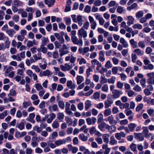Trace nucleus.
<instances>
[{
    "mask_svg": "<svg viewBox=\"0 0 154 154\" xmlns=\"http://www.w3.org/2000/svg\"><path fill=\"white\" fill-rule=\"evenodd\" d=\"M76 57L72 56L71 57L70 63H65V65L67 69V70L69 71L75 65L74 63L76 60Z\"/></svg>",
    "mask_w": 154,
    "mask_h": 154,
    "instance_id": "obj_1",
    "label": "nucleus"
},
{
    "mask_svg": "<svg viewBox=\"0 0 154 154\" xmlns=\"http://www.w3.org/2000/svg\"><path fill=\"white\" fill-rule=\"evenodd\" d=\"M71 40L73 44L82 46L83 45V42L82 39L79 38L78 39L76 37H71Z\"/></svg>",
    "mask_w": 154,
    "mask_h": 154,
    "instance_id": "obj_2",
    "label": "nucleus"
},
{
    "mask_svg": "<svg viewBox=\"0 0 154 154\" xmlns=\"http://www.w3.org/2000/svg\"><path fill=\"white\" fill-rule=\"evenodd\" d=\"M114 97H111L109 95V97H107V99L104 101V108L105 109L108 108L113 103V100L112 99Z\"/></svg>",
    "mask_w": 154,
    "mask_h": 154,
    "instance_id": "obj_3",
    "label": "nucleus"
},
{
    "mask_svg": "<svg viewBox=\"0 0 154 154\" xmlns=\"http://www.w3.org/2000/svg\"><path fill=\"white\" fill-rule=\"evenodd\" d=\"M87 33L84 29L82 28L78 31V35L79 38L82 39V37L85 38L87 36Z\"/></svg>",
    "mask_w": 154,
    "mask_h": 154,
    "instance_id": "obj_4",
    "label": "nucleus"
},
{
    "mask_svg": "<svg viewBox=\"0 0 154 154\" xmlns=\"http://www.w3.org/2000/svg\"><path fill=\"white\" fill-rule=\"evenodd\" d=\"M88 19L91 23V28L93 29H95L97 25L96 21L94 20L93 17L91 16L88 17Z\"/></svg>",
    "mask_w": 154,
    "mask_h": 154,
    "instance_id": "obj_5",
    "label": "nucleus"
},
{
    "mask_svg": "<svg viewBox=\"0 0 154 154\" xmlns=\"http://www.w3.org/2000/svg\"><path fill=\"white\" fill-rule=\"evenodd\" d=\"M52 72L50 71L49 70L47 69L44 71H41L39 73V76L40 77L43 76H47L50 77L52 75Z\"/></svg>",
    "mask_w": 154,
    "mask_h": 154,
    "instance_id": "obj_6",
    "label": "nucleus"
},
{
    "mask_svg": "<svg viewBox=\"0 0 154 154\" xmlns=\"http://www.w3.org/2000/svg\"><path fill=\"white\" fill-rule=\"evenodd\" d=\"M108 125L105 122H103L99 124L98 126L99 129L102 131H104L106 129H107Z\"/></svg>",
    "mask_w": 154,
    "mask_h": 154,
    "instance_id": "obj_7",
    "label": "nucleus"
},
{
    "mask_svg": "<svg viewBox=\"0 0 154 154\" xmlns=\"http://www.w3.org/2000/svg\"><path fill=\"white\" fill-rule=\"evenodd\" d=\"M133 52L137 55L139 56H142L144 54V51L139 48H137L134 49L133 51Z\"/></svg>",
    "mask_w": 154,
    "mask_h": 154,
    "instance_id": "obj_8",
    "label": "nucleus"
},
{
    "mask_svg": "<svg viewBox=\"0 0 154 154\" xmlns=\"http://www.w3.org/2000/svg\"><path fill=\"white\" fill-rule=\"evenodd\" d=\"M141 133H136L134 134V135L135 138L138 139L140 141H142L144 140V137L143 136H142Z\"/></svg>",
    "mask_w": 154,
    "mask_h": 154,
    "instance_id": "obj_9",
    "label": "nucleus"
},
{
    "mask_svg": "<svg viewBox=\"0 0 154 154\" xmlns=\"http://www.w3.org/2000/svg\"><path fill=\"white\" fill-rule=\"evenodd\" d=\"M120 42L122 44L123 47L124 48H126L128 47V44L127 41H126L125 39L122 37L120 38Z\"/></svg>",
    "mask_w": 154,
    "mask_h": 154,
    "instance_id": "obj_10",
    "label": "nucleus"
},
{
    "mask_svg": "<svg viewBox=\"0 0 154 154\" xmlns=\"http://www.w3.org/2000/svg\"><path fill=\"white\" fill-rule=\"evenodd\" d=\"M48 109L51 112L56 111L58 110L57 105L55 104H53L49 106Z\"/></svg>",
    "mask_w": 154,
    "mask_h": 154,
    "instance_id": "obj_11",
    "label": "nucleus"
},
{
    "mask_svg": "<svg viewBox=\"0 0 154 154\" xmlns=\"http://www.w3.org/2000/svg\"><path fill=\"white\" fill-rule=\"evenodd\" d=\"M44 2L46 5H47L48 7H51L54 3L55 0H45Z\"/></svg>",
    "mask_w": 154,
    "mask_h": 154,
    "instance_id": "obj_12",
    "label": "nucleus"
},
{
    "mask_svg": "<svg viewBox=\"0 0 154 154\" xmlns=\"http://www.w3.org/2000/svg\"><path fill=\"white\" fill-rule=\"evenodd\" d=\"M41 46H45L49 42V39L48 37H43L41 39Z\"/></svg>",
    "mask_w": 154,
    "mask_h": 154,
    "instance_id": "obj_13",
    "label": "nucleus"
},
{
    "mask_svg": "<svg viewBox=\"0 0 154 154\" xmlns=\"http://www.w3.org/2000/svg\"><path fill=\"white\" fill-rule=\"evenodd\" d=\"M128 21L127 22V24L129 25L130 26L131 24H134V18L132 16H128L127 17Z\"/></svg>",
    "mask_w": 154,
    "mask_h": 154,
    "instance_id": "obj_14",
    "label": "nucleus"
},
{
    "mask_svg": "<svg viewBox=\"0 0 154 154\" xmlns=\"http://www.w3.org/2000/svg\"><path fill=\"white\" fill-rule=\"evenodd\" d=\"M58 136L57 132L55 131L53 132L51 134L49 137V139L51 142H53L55 140L54 138Z\"/></svg>",
    "mask_w": 154,
    "mask_h": 154,
    "instance_id": "obj_15",
    "label": "nucleus"
},
{
    "mask_svg": "<svg viewBox=\"0 0 154 154\" xmlns=\"http://www.w3.org/2000/svg\"><path fill=\"white\" fill-rule=\"evenodd\" d=\"M66 142V140L65 139H63V140H60L56 141L54 143L55 144L56 146H58L59 145L65 144Z\"/></svg>",
    "mask_w": 154,
    "mask_h": 154,
    "instance_id": "obj_16",
    "label": "nucleus"
},
{
    "mask_svg": "<svg viewBox=\"0 0 154 154\" xmlns=\"http://www.w3.org/2000/svg\"><path fill=\"white\" fill-rule=\"evenodd\" d=\"M35 116V114L34 113H30L29 115V119L28 121L32 123H34L35 122V121L34 119Z\"/></svg>",
    "mask_w": 154,
    "mask_h": 154,
    "instance_id": "obj_17",
    "label": "nucleus"
},
{
    "mask_svg": "<svg viewBox=\"0 0 154 154\" xmlns=\"http://www.w3.org/2000/svg\"><path fill=\"white\" fill-rule=\"evenodd\" d=\"M137 127V125L135 123H131L128 125V127L130 131L132 132L134 131V129Z\"/></svg>",
    "mask_w": 154,
    "mask_h": 154,
    "instance_id": "obj_18",
    "label": "nucleus"
},
{
    "mask_svg": "<svg viewBox=\"0 0 154 154\" xmlns=\"http://www.w3.org/2000/svg\"><path fill=\"white\" fill-rule=\"evenodd\" d=\"M142 129L143 131L141 133L143 135V136L145 137L149 132L148 128L147 127H143Z\"/></svg>",
    "mask_w": 154,
    "mask_h": 154,
    "instance_id": "obj_19",
    "label": "nucleus"
},
{
    "mask_svg": "<svg viewBox=\"0 0 154 154\" xmlns=\"http://www.w3.org/2000/svg\"><path fill=\"white\" fill-rule=\"evenodd\" d=\"M110 90L112 91V93L113 95H110L109 96H111V97H116V90H114L115 88V86L114 85H112L110 86Z\"/></svg>",
    "mask_w": 154,
    "mask_h": 154,
    "instance_id": "obj_20",
    "label": "nucleus"
},
{
    "mask_svg": "<svg viewBox=\"0 0 154 154\" xmlns=\"http://www.w3.org/2000/svg\"><path fill=\"white\" fill-rule=\"evenodd\" d=\"M77 83L78 85L80 84L84 80L83 76L81 75H77L76 77Z\"/></svg>",
    "mask_w": 154,
    "mask_h": 154,
    "instance_id": "obj_21",
    "label": "nucleus"
},
{
    "mask_svg": "<svg viewBox=\"0 0 154 154\" xmlns=\"http://www.w3.org/2000/svg\"><path fill=\"white\" fill-rule=\"evenodd\" d=\"M79 137L80 140L84 142L88 140L87 136L84 135L83 134H81L79 135Z\"/></svg>",
    "mask_w": 154,
    "mask_h": 154,
    "instance_id": "obj_22",
    "label": "nucleus"
},
{
    "mask_svg": "<svg viewBox=\"0 0 154 154\" xmlns=\"http://www.w3.org/2000/svg\"><path fill=\"white\" fill-rule=\"evenodd\" d=\"M99 59L101 62H103L105 59L104 57V52L103 51H101L99 52Z\"/></svg>",
    "mask_w": 154,
    "mask_h": 154,
    "instance_id": "obj_23",
    "label": "nucleus"
},
{
    "mask_svg": "<svg viewBox=\"0 0 154 154\" xmlns=\"http://www.w3.org/2000/svg\"><path fill=\"white\" fill-rule=\"evenodd\" d=\"M130 43L133 48H135L137 47V43L133 39H131L130 40Z\"/></svg>",
    "mask_w": 154,
    "mask_h": 154,
    "instance_id": "obj_24",
    "label": "nucleus"
},
{
    "mask_svg": "<svg viewBox=\"0 0 154 154\" xmlns=\"http://www.w3.org/2000/svg\"><path fill=\"white\" fill-rule=\"evenodd\" d=\"M144 99L145 101L147 102L148 104L151 105H154V99H152L150 98H147L146 97Z\"/></svg>",
    "mask_w": 154,
    "mask_h": 154,
    "instance_id": "obj_25",
    "label": "nucleus"
},
{
    "mask_svg": "<svg viewBox=\"0 0 154 154\" xmlns=\"http://www.w3.org/2000/svg\"><path fill=\"white\" fill-rule=\"evenodd\" d=\"M130 148L131 150L134 153H137V151L136 149V145L134 143H132L130 145Z\"/></svg>",
    "mask_w": 154,
    "mask_h": 154,
    "instance_id": "obj_26",
    "label": "nucleus"
},
{
    "mask_svg": "<svg viewBox=\"0 0 154 154\" xmlns=\"http://www.w3.org/2000/svg\"><path fill=\"white\" fill-rule=\"evenodd\" d=\"M138 6V5L136 3H134L131 5L127 8V10L130 11L132 9H133L136 8Z\"/></svg>",
    "mask_w": 154,
    "mask_h": 154,
    "instance_id": "obj_27",
    "label": "nucleus"
},
{
    "mask_svg": "<svg viewBox=\"0 0 154 154\" xmlns=\"http://www.w3.org/2000/svg\"><path fill=\"white\" fill-rule=\"evenodd\" d=\"M128 50L127 49H123L122 52L121 53L122 54V55L124 56H126L127 55H128V60L130 59V57L129 55V54L128 53Z\"/></svg>",
    "mask_w": 154,
    "mask_h": 154,
    "instance_id": "obj_28",
    "label": "nucleus"
},
{
    "mask_svg": "<svg viewBox=\"0 0 154 154\" xmlns=\"http://www.w3.org/2000/svg\"><path fill=\"white\" fill-rule=\"evenodd\" d=\"M67 86L70 88L74 89L75 88L74 84H72V81H68L67 82Z\"/></svg>",
    "mask_w": 154,
    "mask_h": 154,
    "instance_id": "obj_29",
    "label": "nucleus"
},
{
    "mask_svg": "<svg viewBox=\"0 0 154 154\" xmlns=\"http://www.w3.org/2000/svg\"><path fill=\"white\" fill-rule=\"evenodd\" d=\"M6 32L10 37H11L13 36L14 34L15 33L14 30L12 29H10L7 30Z\"/></svg>",
    "mask_w": 154,
    "mask_h": 154,
    "instance_id": "obj_30",
    "label": "nucleus"
},
{
    "mask_svg": "<svg viewBox=\"0 0 154 154\" xmlns=\"http://www.w3.org/2000/svg\"><path fill=\"white\" fill-rule=\"evenodd\" d=\"M145 137L150 140H152L154 139V134L149 132Z\"/></svg>",
    "mask_w": 154,
    "mask_h": 154,
    "instance_id": "obj_31",
    "label": "nucleus"
},
{
    "mask_svg": "<svg viewBox=\"0 0 154 154\" xmlns=\"http://www.w3.org/2000/svg\"><path fill=\"white\" fill-rule=\"evenodd\" d=\"M85 109L87 110L91 106V102L89 100H87L85 102Z\"/></svg>",
    "mask_w": 154,
    "mask_h": 154,
    "instance_id": "obj_32",
    "label": "nucleus"
},
{
    "mask_svg": "<svg viewBox=\"0 0 154 154\" xmlns=\"http://www.w3.org/2000/svg\"><path fill=\"white\" fill-rule=\"evenodd\" d=\"M107 129L109 132L111 133L114 132L116 131V126L114 125H112L109 126L108 125V127H107Z\"/></svg>",
    "mask_w": 154,
    "mask_h": 154,
    "instance_id": "obj_33",
    "label": "nucleus"
},
{
    "mask_svg": "<svg viewBox=\"0 0 154 154\" xmlns=\"http://www.w3.org/2000/svg\"><path fill=\"white\" fill-rule=\"evenodd\" d=\"M36 9V8L33 9L32 7H27L26 8L25 10L26 11L29 12V13H32V14H33L35 11Z\"/></svg>",
    "mask_w": 154,
    "mask_h": 154,
    "instance_id": "obj_34",
    "label": "nucleus"
},
{
    "mask_svg": "<svg viewBox=\"0 0 154 154\" xmlns=\"http://www.w3.org/2000/svg\"><path fill=\"white\" fill-rule=\"evenodd\" d=\"M23 4V2L18 0H15L13 2V5L17 7L20 6Z\"/></svg>",
    "mask_w": 154,
    "mask_h": 154,
    "instance_id": "obj_35",
    "label": "nucleus"
},
{
    "mask_svg": "<svg viewBox=\"0 0 154 154\" xmlns=\"http://www.w3.org/2000/svg\"><path fill=\"white\" fill-rule=\"evenodd\" d=\"M11 58L14 60H16L18 61H20L21 60V59L19 54L13 55L11 56Z\"/></svg>",
    "mask_w": 154,
    "mask_h": 154,
    "instance_id": "obj_36",
    "label": "nucleus"
},
{
    "mask_svg": "<svg viewBox=\"0 0 154 154\" xmlns=\"http://www.w3.org/2000/svg\"><path fill=\"white\" fill-rule=\"evenodd\" d=\"M108 121L111 124L115 123L116 121L114 120V118L112 115H111L107 118Z\"/></svg>",
    "mask_w": 154,
    "mask_h": 154,
    "instance_id": "obj_37",
    "label": "nucleus"
},
{
    "mask_svg": "<svg viewBox=\"0 0 154 154\" xmlns=\"http://www.w3.org/2000/svg\"><path fill=\"white\" fill-rule=\"evenodd\" d=\"M154 69L153 65L149 63L147 65V66H144V69H149L150 70H152Z\"/></svg>",
    "mask_w": 154,
    "mask_h": 154,
    "instance_id": "obj_38",
    "label": "nucleus"
},
{
    "mask_svg": "<svg viewBox=\"0 0 154 154\" xmlns=\"http://www.w3.org/2000/svg\"><path fill=\"white\" fill-rule=\"evenodd\" d=\"M143 14V11H139L136 14V17L137 19H139L142 17Z\"/></svg>",
    "mask_w": 154,
    "mask_h": 154,
    "instance_id": "obj_39",
    "label": "nucleus"
},
{
    "mask_svg": "<svg viewBox=\"0 0 154 154\" xmlns=\"http://www.w3.org/2000/svg\"><path fill=\"white\" fill-rule=\"evenodd\" d=\"M64 20L65 21V24L67 25H69L71 24V18L70 17H65L64 18Z\"/></svg>",
    "mask_w": 154,
    "mask_h": 154,
    "instance_id": "obj_40",
    "label": "nucleus"
},
{
    "mask_svg": "<svg viewBox=\"0 0 154 154\" xmlns=\"http://www.w3.org/2000/svg\"><path fill=\"white\" fill-rule=\"evenodd\" d=\"M52 127L54 128H57L59 127V124L57 121L55 120L52 124Z\"/></svg>",
    "mask_w": 154,
    "mask_h": 154,
    "instance_id": "obj_41",
    "label": "nucleus"
},
{
    "mask_svg": "<svg viewBox=\"0 0 154 154\" xmlns=\"http://www.w3.org/2000/svg\"><path fill=\"white\" fill-rule=\"evenodd\" d=\"M109 137V135L107 134H104L103 136V140L104 142L106 143H109L108 138Z\"/></svg>",
    "mask_w": 154,
    "mask_h": 154,
    "instance_id": "obj_42",
    "label": "nucleus"
},
{
    "mask_svg": "<svg viewBox=\"0 0 154 154\" xmlns=\"http://www.w3.org/2000/svg\"><path fill=\"white\" fill-rule=\"evenodd\" d=\"M65 120L66 122L69 124V125L72 126V119L69 117H66Z\"/></svg>",
    "mask_w": 154,
    "mask_h": 154,
    "instance_id": "obj_43",
    "label": "nucleus"
},
{
    "mask_svg": "<svg viewBox=\"0 0 154 154\" xmlns=\"http://www.w3.org/2000/svg\"><path fill=\"white\" fill-rule=\"evenodd\" d=\"M57 102L59 107L62 109H63L65 107V104L63 101L62 100L58 101V100H57Z\"/></svg>",
    "mask_w": 154,
    "mask_h": 154,
    "instance_id": "obj_44",
    "label": "nucleus"
},
{
    "mask_svg": "<svg viewBox=\"0 0 154 154\" xmlns=\"http://www.w3.org/2000/svg\"><path fill=\"white\" fill-rule=\"evenodd\" d=\"M139 47L142 49H144L146 45L144 41H140L138 43Z\"/></svg>",
    "mask_w": 154,
    "mask_h": 154,
    "instance_id": "obj_45",
    "label": "nucleus"
},
{
    "mask_svg": "<svg viewBox=\"0 0 154 154\" xmlns=\"http://www.w3.org/2000/svg\"><path fill=\"white\" fill-rule=\"evenodd\" d=\"M8 115V112L5 110L3 112L0 114V119H3Z\"/></svg>",
    "mask_w": 154,
    "mask_h": 154,
    "instance_id": "obj_46",
    "label": "nucleus"
},
{
    "mask_svg": "<svg viewBox=\"0 0 154 154\" xmlns=\"http://www.w3.org/2000/svg\"><path fill=\"white\" fill-rule=\"evenodd\" d=\"M64 114L63 112H59L57 115V118L60 121L64 119Z\"/></svg>",
    "mask_w": 154,
    "mask_h": 154,
    "instance_id": "obj_47",
    "label": "nucleus"
},
{
    "mask_svg": "<svg viewBox=\"0 0 154 154\" xmlns=\"http://www.w3.org/2000/svg\"><path fill=\"white\" fill-rule=\"evenodd\" d=\"M16 127L18 128L20 130H21L24 128L25 126L23 123H21L20 124H17Z\"/></svg>",
    "mask_w": 154,
    "mask_h": 154,
    "instance_id": "obj_48",
    "label": "nucleus"
},
{
    "mask_svg": "<svg viewBox=\"0 0 154 154\" xmlns=\"http://www.w3.org/2000/svg\"><path fill=\"white\" fill-rule=\"evenodd\" d=\"M31 103L30 102L28 101L27 102H24L23 103V107L25 108H27L28 106L31 105Z\"/></svg>",
    "mask_w": 154,
    "mask_h": 154,
    "instance_id": "obj_49",
    "label": "nucleus"
},
{
    "mask_svg": "<svg viewBox=\"0 0 154 154\" xmlns=\"http://www.w3.org/2000/svg\"><path fill=\"white\" fill-rule=\"evenodd\" d=\"M16 92L14 90L11 89L10 91V93L8 94V97L11 96H14L16 95Z\"/></svg>",
    "mask_w": 154,
    "mask_h": 154,
    "instance_id": "obj_50",
    "label": "nucleus"
},
{
    "mask_svg": "<svg viewBox=\"0 0 154 154\" xmlns=\"http://www.w3.org/2000/svg\"><path fill=\"white\" fill-rule=\"evenodd\" d=\"M125 9L124 7L119 6L117 8V11L120 14H121L124 11H125Z\"/></svg>",
    "mask_w": 154,
    "mask_h": 154,
    "instance_id": "obj_51",
    "label": "nucleus"
},
{
    "mask_svg": "<svg viewBox=\"0 0 154 154\" xmlns=\"http://www.w3.org/2000/svg\"><path fill=\"white\" fill-rule=\"evenodd\" d=\"M100 83L101 84H103L107 82V79H106L105 78V76L104 75L103 76H101L100 78Z\"/></svg>",
    "mask_w": 154,
    "mask_h": 154,
    "instance_id": "obj_52",
    "label": "nucleus"
},
{
    "mask_svg": "<svg viewBox=\"0 0 154 154\" xmlns=\"http://www.w3.org/2000/svg\"><path fill=\"white\" fill-rule=\"evenodd\" d=\"M132 27L134 29H141L142 28V26L140 24L138 23L134 25Z\"/></svg>",
    "mask_w": 154,
    "mask_h": 154,
    "instance_id": "obj_53",
    "label": "nucleus"
},
{
    "mask_svg": "<svg viewBox=\"0 0 154 154\" xmlns=\"http://www.w3.org/2000/svg\"><path fill=\"white\" fill-rule=\"evenodd\" d=\"M140 84L142 86L143 88L145 87V84L146 83V80L145 78H143L141 79L140 81Z\"/></svg>",
    "mask_w": 154,
    "mask_h": 154,
    "instance_id": "obj_54",
    "label": "nucleus"
},
{
    "mask_svg": "<svg viewBox=\"0 0 154 154\" xmlns=\"http://www.w3.org/2000/svg\"><path fill=\"white\" fill-rule=\"evenodd\" d=\"M111 113V111L110 109H105L104 111V115L106 116H109Z\"/></svg>",
    "mask_w": 154,
    "mask_h": 154,
    "instance_id": "obj_55",
    "label": "nucleus"
},
{
    "mask_svg": "<svg viewBox=\"0 0 154 154\" xmlns=\"http://www.w3.org/2000/svg\"><path fill=\"white\" fill-rule=\"evenodd\" d=\"M116 54V52L112 50L107 51L106 52V55L107 56L113 55Z\"/></svg>",
    "mask_w": 154,
    "mask_h": 154,
    "instance_id": "obj_56",
    "label": "nucleus"
},
{
    "mask_svg": "<svg viewBox=\"0 0 154 154\" xmlns=\"http://www.w3.org/2000/svg\"><path fill=\"white\" fill-rule=\"evenodd\" d=\"M8 37L5 36V34L3 33H0V40H7L8 39Z\"/></svg>",
    "mask_w": 154,
    "mask_h": 154,
    "instance_id": "obj_57",
    "label": "nucleus"
},
{
    "mask_svg": "<svg viewBox=\"0 0 154 154\" xmlns=\"http://www.w3.org/2000/svg\"><path fill=\"white\" fill-rule=\"evenodd\" d=\"M60 55L62 57L63 55L69 53V51L67 50H60Z\"/></svg>",
    "mask_w": 154,
    "mask_h": 154,
    "instance_id": "obj_58",
    "label": "nucleus"
},
{
    "mask_svg": "<svg viewBox=\"0 0 154 154\" xmlns=\"http://www.w3.org/2000/svg\"><path fill=\"white\" fill-rule=\"evenodd\" d=\"M93 69L90 67H89V68L87 69L86 73L87 78L88 77L90 76V72H93Z\"/></svg>",
    "mask_w": 154,
    "mask_h": 154,
    "instance_id": "obj_59",
    "label": "nucleus"
},
{
    "mask_svg": "<svg viewBox=\"0 0 154 154\" xmlns=\"http://www.w3.org/2000/svg\"><path fill=\"white\" fill-rule=\"evenodd\" d=\"M35 85V88L37 91H39L40 90H42L43 89V88L42 87V86L40 84L38 83L36 84Z\"/></svg>",
    "mask_w": 154,
    "mask_h": 154,
    "instance_id": "obj_60",
    "label": "nucleus"
},
{
    "mask_svg": "<svg viewBox=\"0 0 154 154\" xmlns=\"http://www.w3.org/2000/svg\"><path fill=\"white\" fill-rule=\"evenodd\" d=\"M32 68L34 69L35 72L37 73H38L40 72V69L38 66L33 65L32 66Z\"/></svg>",
    "mask_w": 154,
    "mask_h": 154,
    "instance_id": "obj_61",
    "label": "nucleus"
},
{
    "mask_svg": "<svg viewBox=\"0 0 154 154\" xmlns=\"http://www.w3.org/2000/svg\"><path fill=\"white\" fill-rule=\"evenodd\" d=\"M103 120V115L102 114H99L98 115V118L97 119V123H100Z\"/></svg>",
    "mask_w": 154,
    "mask_h": 154,
    "instance_id": "obj_62",
    "label": "nucleus"
},
{
    "mask_svg": "<svg viewBox=\"0 0 154 154\" xmlns=\"http://www.w3.org/2000/svg\"><path fill=\"white\" fill-rule=\"evenodd\" d=\"M100 94L98 92H96L94 93L93 97L94 98L95 100H97L100 98Z\"/></svg>",
    "mask_w": 154,
    "mask_h": 154,
    "instance_id": "obj_63",
    "label": "nucleus"
},
{
    "mask_svg": "<svg viewBox=\"0 0 154 154\" xmlns=\"http://www.w3.org/2000/svg\"><path fill=\"white\" fill-rule=\"evenodd\" d=\"M105 66L106 68L109 69L112 67V65L110 61L108 60L105 64Z\"/></svg>",
    "mask_w": 154,
    "mask_h": 154,
    "instance_id": "obj_64",
    "label": "nucleus"
}]
</instances>
